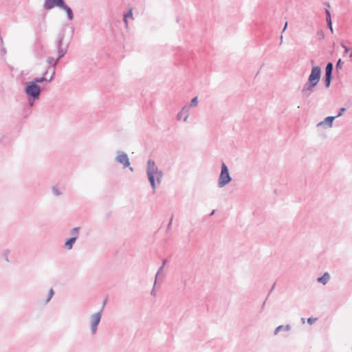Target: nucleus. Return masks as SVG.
I'll use <instances>...</instances> for the list:
<instances>
[{
	"label": "nucleus",
	"instance_id": "f257e3e1",
	"mask_svg": "<svg viewBox=\"0 0 352 352\" xmlns=\"http://www.w3.org/2000/svg\"><path fill=\"white\" fill-rule=\"evenodd\" d=\"M64 34L59 36V39L57 42L58 58L55 60L53 57L49 56L47 58V63L50 65L49 67L56 68L58 61L62 58L67 52L69 43L63 44Z\"/></svg>",
	"mask_w": 352,
	"mask_h": 352
},
{
	"label": "nucleus",
	"instance_id": "f03ea898",
	"mask_svg": "<svg viewBox=\"0 0 352 352\" xmlns=\"http://www.w3.org/2000/svg\"><path fill=\"white\" fill-rule=\"evenodd\" d=\"M41 91L42 89L41 86L35 84L32 81L27 82L25 84V94L28 97H31L33 100L39 99Z\"/></svg>",
	"mask_w": 352,
	"mask_h": 352
},
{
	"label": "nucleus",
	"instance_id": "7ed1b4c3",
	"mask_svg": "<svg viewBox=\"0 0 352 352\" xmlns=\"http://www.w3.org/2000/svg\"><path fill=\"white\" fill-rule=\"evenodd\" d=\"M232 181L228 166L224 162L221 164L220 175L218 179V187L223 188Z\"/></svg>",
	"mask_w": 352,
	"mask_h": 352
},
{
	"label": "nucleus",
	"instance_id": "20e7f679",
	"mask_svg": "<svg viewBox=\"0 0 352 352\" xmlns=\"http://www.w3.org/2000/svg\"><path fill=\"white\" fill-rule=\"evenodd\" d=\"M115 162L122 165L123 168H129L131 172L134 171V168L130 166V161L128 155L122 151H116V156L114 159Z\"/></svg>",
	"mask_w": 352,
	"mask_h": 352
},
{
	"label": "nucleus",
	"instance_id": "39448f33",
	"mask_svg": "<svg viewBox=\"0 0 352 352\" xmlns=\"http://www.w3.org/2000/svg\"><path fill=\"white\" fill-rule=\"evenodd\" d=\"M321 77V69L319 66H314L308 77L307 81L310 83L318 85Z\"/></svg>",
	"mask_w": 352,
	"mask_h": 352
},
{
	"label": "nucleus",
	"instance_id": "423d86ee",
	"mask_svg": "<svg viewBox=\"0 0 352 352\" xmlns=\"http://www.w3.org/2000/svg\"><path fill=\"white\" fill-rule=\"evenodd\" d=\"M102 315V309H100L98 312L91 316V331L94 335L96 334L97 331L98 326L101 320Z\"/></svg>",
	"mask_w": 352,
	"mask_h": 352
},
{
	"label": "nucleus",
	"instance_id": "0eeeda50",
	"mask_svg": "<svg viewBox=\"0 0 352 352\" xmlns=\"http://www.w3.org/2000/svg\"><path fill=\"white\" fill-rule=\"evenodd\" d=\"M65 3V0H45L43 7L47 10H52L54 7L62 8Z\"/></svg>",
	"mask_w": 352,
	"mask_h": 352
},
{
	"label": "nucleus",
	"instance_id": "6e6552de",
	"mask_svg": "<svg viewBox=\"0 0 352 352\" xmlns=\"http://www.w3.org/2000/svg\"><path fill=\"white\" fill-rule=\"evenodd\" d=\"M146 172L151 186L154 190V161L153 160L150 159L148 161Z\"/></svg>",
	"mask_w": 352,
	"mask_h": 352
},
{
	"label": "nucleus",
	"instance_id": "1a4fd4ad",
	"mask_svg": "<svg viewBox=\"0 0 352 352\" xmlns=\"http://www.w3.org/2000/svg\"><path fill=\"white\" fill-rule=\"evenodd\" d=\"M336 119V117L334 116H327L326 117L323 121H321L319 122L317 126H322L327 125L328 127H331L333 124V120Z\"/></svg>",
	"mask_w": 352,
	"mask_h": 352
},
{
	"label": "nucleus",
	"instance_id": "9d476101",
	"mask_svg": "<svg viewBox=\"0 0 352 352\" xmlns=\"http://www.w3.org/2000/svg\"><path fill=\"white\" fill-rule=\"evenodd\" d=\"M166 274L164 270L163 266H160L157 272L155 273V286L157 285V283L161 282L162 279L165 277Z\"/></svg>",
	"mask_w": 352,
	"mask_h": 352
},
{
	"label": "nucleus",
	"instance_id": "9b49d317",
	"mask_svg": "<svg viewBox=\"0 0 352 352\" xmlns=\"http://www.w3.org/2000/svg\"><path fill=\"white\" fill-rule=\"evenodd\" d=\"M324 12L326 14V21L327 27L330 30L331 32L333 33L331 12L327 8L325 9Z\"/></svg>",
	"mask_w": 352,
	"mask_h": 352
},
{
	"label": "nucleus",
	"instance_id": "f8f14e48",
	"mask_svg": "<svg viewBox=\"0 0 352 352\" xmlns=\"http://www.w3.org/2000/svg\"><path fill=\"white\" fill-rule=\"evenodd\" d=\"M61 9L65 11V12L67 14V19L69 20L72 21L74 19L73 11H72V8L66 4V3L62 7Z\"/></svg>",
	"mask_w": 352,
	"mask_h": 352
},
{
	"label": "nucleus",
	"instance_id": "ddd939ff",
	"mask_svg": "<svg viewBox=\"0 0 352 352\" xmlns=\"http://www.w3.org/2000/svg\"><path fill=\"white\" fill-rule=\"evenodd\" d=\"M76 237H71L69 239H68L65 242V244H64V247L67 249V250H72L73 248V246L75 243V242L76 241Z\"/></svg>",
	"mask_w": 352,
	"mask_h": 352
},
{
	"label": "nucleus",
	"instance_id": "4468645a",
	"mask_svg": "<svg viewBox=\"0 0 352 352\" xmlns=\"http://www.w3.org/2000/svg\"><path fill=\"white\" fill-rule=\"evenodd\" d=\"M330 279V275L328 272H325L322 276L317 278V281L322 285H326Z\"/></svg>",
	"mask_w": 352,
	"mask_h": 352
},
{
	"label": "nucleus",
	"instance_id": "2eb2a0df",
	"mask_svg": "<svg viewBox=\"0 0 352 352\" xmlns=\"http://www.w3.org/2000/svg\"><path fill=\"white\" fill-rule=\"evenodd\" d=\"M130 18L131 19H133V11H132V9H129V10L125 13L124 14V18H123V21H124V25L125 27L127 28H128V25H129V23H128V19Z\"/></svg>",
	"mask_w": 352,
	"mask_h": 352
},
{
	"label": "nucleus",
	"instance_id": "dca6fc26",
	"mask_svg": "<svg viewBox=\"0 0 352 352\" xmlns=\"http://www.w3.org/2000/svg\"><path fill=\"white\" fill-rule=\"evenodd\" d=\"M48 73V71L47 70L42 77H36L34 78L32 81L34 82L36 85H38V83L43 82L44 81L48 82V79L47 78L46 76Z\"/></svg>",
	"mask_w": 352,
	"mask_h": 352
},
{
	"label": "nucleus",
	"instance_id": "f3484780",
	"mask_svg": "<svg viewBox=\"0 0 352 352\" xmlns=\"http://www.w3.org/2000/svg\"><path fill=\"white\" fill-rule=\"evenodd\" d=\"M291 329V326L289 324H286V325H279L278 326L275 330H274V335H277L278 332H280V331H288Z\"/></svg>",
	"mask_w": 352,
	"mask_h": 352
},
{
	"label": "nucleus",
	"instance_id": "a211bd4d",
	"mask_svg": "<svg viewBox=\"0 0 352 352\" xmlns=\"http://www.w3.org/2000/svg\"><path fill=\"white\" fill-rule=\"evenodd\" d=\"M189 110H190V107L185 105L182 107V110L180 111V112L183 115L184 114V122H186L188 118L189 117Z\"/></svg>",
	"mask_w": 352,
	"mask_h": 352
},
{
	"label": "nucleus",
	"instance_id": "6ab92c4d",
	"mask_svg": "<svg viewBox=\"0 0 352 352\" xmlns=\"http://www.w3.org/2000/svg\"><path fill=\"white\" fill-rule=\"evenodd\" d=\"M332 78H333V75L324 74V85H325L326 88H329L330 87Z\"/></svg>",
	"mask_w": 352,
	"mask_h": 352
},
{
	"label": "nucleus",
	"instance_id": "aec40b11",
	"mask_svg": "<svg viewBox=\"0 0 352 352\" xmlns=\"http://www.w3.org/2000/svg\"><path fill=\"white\" fill-rule=\"evenodd\" d=\"M333 70V64L331 62H328L325 67V74L332 75Z\"/></svg>",
	"mask_w": 352,
	"mask_h": 352
},
{
	"label": "nucleus",
	"instance_id": "412c9836",
	"mask_svg": "<svg viewBox=\"0 0 352 352\" xmlns=\"http://www.w3.org/2000/svg\"><path fill=\"white\" fill-rule=\"evenodd\" d=\"M80 230V227H76L72 228L70 231V234L72 236V237H76V239H78Z\"/></svg>",
	"mask_w": 352,
	"mask_h": 352
},
{
	"label": "nucleus",
	"instance_id": "4be33fe9",
	"mask_svg": "<svg viewBox=\"0 0 352 352\" xmlns=\"http://www.w3.org/2000/svg\"><path fill=\"white\" fill-rule=\"evenodd\" d=\"M317 85L310 83L309 82H307L305 85L303 86L305 89H307V91H310L311 92H314V88L316 87Z\"/></svg>",
	"mask_w": 352,
	"mask_h": 352
},
{
	"label": "nucleus",
	"instance_id": "5701e85b",
	"mask_svg": "<svg viewBox=\"0 0 352 352\" xmlns=\"http://www.w3.org/2000/svg\"><path fill=\"white\" fill-rule=\"evenodd\" d=\"M163 177V173L161 170H158L157 168L155 167V178L157 184H160L161 179Z\"/></svg>",
	"mask_w": 352,
	"mask_h": 352
},
{
	"label": "nucleus",
	"instance_id": "b1692460",
	"mask_svg": "<svg viewBox=\"0 0 352 352\" xmlns=\"http://www.w3.org/2000/svg\"><path fill=\"white\" fill-rule=\"evenodd\" d=\"M302 96L306 98H309L312 92L310 91H307V89H305L304 87H302L301 90Z\"/></svg>",
	"mask_w": 352,
	"mask_h": 352
},
{
	"label": "nucleus",
	"instance_id": "393cba45",
	"mask_svg": "<svg viewBox=\"0 0 352 352\" xmlns=\"http://www.w3.org/2000/svg\"><path fill=\"white\" fill-rule=\"evenodd\" d=\"M197 104H198V98H197V96H195L192 98L188 107H190V108L195 107L197 105Z\"/></svg>",
	"mask_w": 352,
	"mask_h": 352
},
{
	"label": "nucleus",
	"instance_id": "a878e982",
	"mask_svg": "<svg viewBox=\"0 0 352 352\" xmlns=\"http://www.w3.org/2000/svg\"><path fill=\"white\" fill-rule=\"evenodd\" d=\"M52 191L53 195H54L55 196H59L62 194L58 188L55 186H52Z\"/></svg>",
	"mask_w": 352,
	"mask_h": 352
},
{
	"label": "nucleus",
	"instance_id": "bb28decb",
	"mask_svg": "<svg viewBox=\"0 0 352 352\" xmlns=\"http://www.w3.org/2000/svg\"><path fill=\"white\" fill-rule=\"evenodd\" d=\"M10 254L9 250H4L2 252V256L6 262H10L8 255Z\"/></svg>",
	"mask_w": 352,
	"mask_h": 352
},
{
	"label": "nucleus",
	"instance_id": "cd10ccee",
	"mask_svg": "<svg viewBox=\"0 0 352 352\" xmlns=\"http://www.w3.org/2000/svg\"><path fill=\"white\" fill-rule=\"evenodd\" d=\"M54 295V292L53 289L51 288L49 290L48 296L45 300V304L48 303L50 301V300L52 299V298L53 297Z\"/></svg>",
	"mask_w": 352,
	"mask_h": 352
},
{
	"label": "nucleus",
	"instance_id": "c85d7f7f",
	"mask_svg": "<svg viewBox=\"0 0 352 352\" xmlns=\"http://www.w3.org/2000/svg\"><path fill=\"white\" fill-rule=\"evenodd\" d=\"M343 64H344V62L342 60L341 58H339L337 60V63L336 64V71H338L339 69H342Z\"/></svg>",
	"mask_w": 352,
	"mask_h": 352
},
{
	"label": "nucleus",
	"instance_id": "c756f323",
	"mask_svg": "<svg viewBox=\"0 0 352 352\" xmlns=\"http://www.w3.org/2000/svg\"><path fill=\"white\" fill-rule=\"evenodd\" d=\"M48 69L49 70H52V72H51L52 75H51L50 78L48 79V82H51L53 80V78H54V77L55 76V74H56L55 68L49 67Z\"/></svg>",
	"mask_w": 352,
	"mask_h": 352
},
{
	"label": "nucleus",
	"instance_id": "7c9ffc66",
	"mask_svg": "<svg viewBox=\"0 0 352 352\" xmlns=\"http://www.w3.org/2000/svg\"><path fill=\"white\" fill-rule=\"evenodd\" d=\"M28 105L30 107H32L34 104V102L36 100H33L31 97H28Z\"/></svg>",
	"mask_w": 352,
	"mask_h": 352
},
{
	"label": "nucleus",
	"instance_id": "2f4dec72",
	"mask_svg": "<svg viewBox=\"0 0 352 352\" xmlns=\"http://www.w3.org/2000/svg\"><path fill=\"white\" fill-rule=\"evenodd\" d=\"M317 36L318 37V39L321 40L324 38V34L322 30H319L317 32Z\"/></svg>",
	"mask_w": 352,
	"mask_h": 352
},
{
	"label": "nucleus",
	"instance_id": "473e14b6",
	"mask_svg": "<svg viewBox=\"0 0 352 352\" xmlns=\"http://www.w3.org/2000/svg\"><path fill=\"white\" fill-rule=\"evenodd\" d=\"M345 111H346V108H344V107L340 108V109H339V111H338V115L335 116V117H336V118H338V117L341 116L344 113V112Z\"/></svg>",
	"mask_w": 352,
	"mask_h": 352
},
{
	"label": "nucleus",
	"instance_id": "72a5a7b5",
	"mask_svg": "<svg viewBox=\"0 0 352 352\" xmlns=\"http://www.w3.org/2000/svg\"><path fill=\"white\" fill-rule=\"evenodd\" d=\"M173 216L170 217V221L168 222V226H167V228H166V232H168L170 228H171V226H172V221H173Z\"/></svg>",
	"mask_w": 352,
	"mask_h": 352
},
{
	"label": "nucleus",
	"instance_id": "f704fd0d",
	"mask_svg": "<svg viewBox=\"0 0 352 352\" xmlns=\"http://www.w3.org/2000/svg\"><path fill=\"white\" fill-rule=\"evenodd\" d=\"M316 320V318H309L307 319V322L309 324H312Z\"/></svg>",
	"mask_w": 352,
	"mask_h": 352
},
{
	"label": "nucleus",
	"instance_id": "c9c22d12",
	"mask_svg": "<svg viewBox=\"0 0 352 352\" xmlns=\"http://www.w3.org/2000/svg\"><path fill=\"white\" fill-rule=\"evenodd\" d=\"M341 46L344 50V53H347L349 51V48L346 46L343 43H341Z\"/></svg>",
	"mask_w": 352,
	"mask_h": 352
},
{
	"label": "nucleus",
	"instance_id": "e433bc0d",
	"mask_svg": "<svg viewBox=\"0 0 352 352\" xmlns=\"http://www.w3.org/2000/svg\"><path fill=\"white\" fill-rule=\"evenodd\" d=\"M182 113L179 111L177 115V120H179L182 119Z\"/></svg>",
	"mask_w": 352,
	"mask_h": 352
},
{
	"label": "nucleus",
	"instance_id": "4c0bfd02",
	"mask_svg": "<svg viewBox=\"0 0 352 352\" xmlns=\"http://www.w3.org/2000/svg\"><path fill=\"white\" fill-rule=\"evenodd\" d=\"M275 285H276V283H274L273 284V285H272V287L271 289L270 290V292H269V293H268V294H267V297H268V296H270V294L272 293V292L273 291V289H274V287H275Z\"/></svg>",
	"mask_w": 352,
	"mask_h": 352
},
{
	"label": "nucleus",
	"instance_id": "58836bf2",
	"mask_svg": "<svg viewBox=\"0 0 352 352\" xmlns=\"http://www.w3.org/2000/svg\"><path fill=\"white\" fill-rule=\"evenodd\" d=\"M107 299H104V301H103L102 306V307H101V309H102V310H103V309H104V306H105V305H106V303H107Z\"/></svg>",
	"mask_w": 352,
	"mask_h": 352
},
{
	"label": "nucleus",
	"instance_id": "ea45409f",
	"mask_svg": "<svg viewBox=\"0 0 352 352\" xmlns=\"http://www.w3.org/2000/svg\"><path fill=\"white\" fill-rule=\"evenodd\" d=\"M267 299V297L266 298V299L265 300V301L263 302V303L261 306V310H263L264 309Z\"/></svg>",
	"mask_w": 352,
	"mask_h": 352
},
{
	"label": "nucleus",
	"instance_id": "a19ab883",
	"mask_svg": "<svg viewBox=\"0 0 352 352\" xmlns=\"http://www.w3.org/2000/svg\"><path fill=\"white\" fill-rule=\"evenodd\" d=\"M154 293H155V291H154V285L153 286V288L151 291V296H154Z\"/></svg>",
	"mask_w": 352,
	"mask_h": 352
},
{
	"label": "nucleus",
	"instance_id": "79ce46f5",
	"mask_svg": "<svg viewBox=\"0 0 352 352\" xmlns=\"http://www.w3.org/2000/svg\"><path fill=\"white\" fill-rule=\"evenodd\" d=\"M154 293H155V291H154V285L153 286V288L151 291V296H154Z\"/></svg>",
	"mask_w": 352,
	"mask_h": 352
},
{
	"label": "nucleus",
	"instance_id": "37998d69",
	"mask_svg": "<svg viewBox=\"0 0 352 352\" xmlns=\"http://www.w3.org/2000/svg\"><path fill=\"white\" fill-rule=\"evenodd\" d=\"M166 261H166V259H164V260L162 261V265H161V266H163V267H164V265H166Z\"/></svg>",
	"mask_w": 352,
	"mask_h": 352
},
{
	"label": "nucleus",
	"instance_id": "c03bdc74",
	"mask_svg": "<svg viewBox=\"0 0 352 352\" xmlns=\"http://www.w3.org/2000/svg\"><path fill=\"white\" fill-rule=\"evenodd\" d=\"M324 5H325V6H326V7H327V8H330V4H329V2H324Z\"/></svg>",
	"mask_w": 352,
	"mask_h": 352
},
{
	"label": "nucleus",
	"instance_id": "a18cd8bd",
	"mask_svg": "<svg viewBox=\"0 0 352 352\" xmlns=\"http://www.w3.org/2000/svg\"><path fill=\"white\" fill-rule=\"evenodd\" d=\"M215 211H216L215 210H212L211 211V212L210 213L209 216H212L213 214H214Z\"/></svg>",
	"mask_w": 352,
	"mask_h": 352
},
{
	"label": "nucleus",
	"instance_id": "49530a36",
	"mask_svg": "<svg viewBox=\"0 0 352 352\" xmlns=\"http://www.w3.org/2000/svg\"><path fill=\"white\" fill-rule=\"evenodd\" d=\"M287 27V22L285 23L283 30V32H284L286 30Z\"/></svg>",
	"mask_w": 352,
	"mask_h": 352
},
{
	"label": "nucleus",
	"instance_id": "de8ad7c7",
	"mask_svg": "<svg viewBox=\"0 0 352 352\" xmlns=\"http://www.w3.org/2000/svg\"><path fill=\"white\" fill-rule=\"evenodd\" d=\"M283 42V36H280V44H281Z\"/></svg>",
	"mask_w": 352,
	"mask_h": 352
},
{
	"label": "nucleus",
	"instance_id": "09e8293b",
	"mask_svg": "<svg viewBox=\"0 0 352 352\" xmlns=\"http://www.w3.org/2000/svg\"><path fill=\"white\" fill-rule=\"evenodd\" d=\"M349 57L350 58H352V52H351V54H349Z\"/></svg>",
	"mask_w": 352,
	"mask_h": 352
},
{
	"label": "nucleus",
	"instance_id": "8fccbe9b",
	"mask_svg": "<svg viewBox=\"0 0 352 352\" xmlns=\"http://www.w3.org/2000/svg\"><path fill=\"white\" fill-rule=\"evenodd\" d=\"M0 40L2 41V38L0 37Z\"/></svg>",
	"mask_w": 352,
	"mask_h": 352
}]
</instances>
